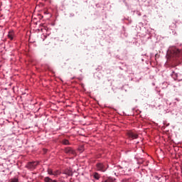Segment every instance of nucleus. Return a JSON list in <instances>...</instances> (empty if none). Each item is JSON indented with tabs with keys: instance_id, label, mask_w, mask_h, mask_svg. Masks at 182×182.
Segmentation results:
<instances>
[{
	"instance_id": "39448f33",
	"label": "nucleus",
	"mask_w": 182,
	"mask_h": 182,
	"mask_svg": "<svg viewBox=\"0 0 182 182\" xmlns=\"http://www.w3.org/2000/svg\"><path fill=\"white\" fill-rule=\"evenodd\" d=\"M128 136L130 139H137V137H139V135L134 132H128Z\"/></svg>"
},
{
	"instance_id": "0eeeda50",
	"label": "nucleus",
	"mask_w": 182,
	"mask_h": 182,
	"mask_svg": "<svg viewBox=\"0 0 182 182\" xmlns=\"http://www.w3.org/2000/svg\"><path fill=\"white\" fill-rule=\"evenodd\" d=\"M171 76L175 80H177L178 79V74L174 71L172 72Z\"/></svg>"
},
{
	"instance_id": "1a4fd4ad",
	"label": "nucleus",
	"mask_w": 182,
	"mask_h": 182,
	"mask_svg": "<svg viewBox=\"0 0 182 182\" xmlns=\"http://www.w3.org/2000/svg\"><path fill=\"white\" fill-rule=\"evenodd\" d=\"M62 143L64 144V146H70V143L69 142V140L68 139H63L62 141Z\"/></svg>"
},
{
	"instance_id": "f257e3e1",
	"label": "nucleus",
	"mask_w": 182,
	"mask_h": 182,
	"mask_svg": "<svg viewBox=\"0 0 182 182\" xmlns=\"http://www.w3.org/2000/svg\"><path fill=\"white\" fill-rule=\"evenodd\" d=\"M182 55V52L178 48H172L168 54V58L173 59V60H176L178 58Z\"/></svg>"
},
{
	"instance_id": "423d86ee",
	"label": "nucleus",
	"mask_w": 182,
	"mask_h": 182,
	"mask_svg": "<svg viewBox=\"0 0 182 182\" xmlns=\"http://www.w3.org/2000/svg\"><path fill=\"white\" fill-rule=\"evenodd\" d=\"M44 181L45 182H58V181L53 180L48 176L44 178Z\"/></svg>"
},
{
	"instance_id": "6e6552de",
	"label": "nucleus",
	"mask_w": 182,
	"mask_h": 182,
	"mask_svg": "<svg viewBox=\"0 0 182 182\" xmlns=\"http://www.w3.org/2000/svg\"><path fill=\"white\" fill-rule=\"evenodd\" d=\"M8 38L12 41L14 39V31H9L8 34Z\"/></svg>"
},
{
	"instance_id": "dca6fc26",
	"label": "nucleus",
	"mask_w": 182,
	"mask_h": 182,
	"mask_svg": "<svg viewBox=\"0 0 182 182\" xmlns=\"http://www.w3.org/2000/svg\"><path fill=\"white\" fill-rule=\"evenodd\" d=\"M28 182H29V181H28Z\"/></svg>"
},
{
	"instance_id": "20e7f679",
	"label": "nucleus",
	"mask_w": 182,
	"mask_h": 182,
	"mask_svg": "<svg viewBox=\"0 0 182 182\" xmlns=\"http://www.w3.org/2000/svg\"><path fill=\"white\" fill-rule=\"evenodd\" d=\"M64 151L66 154H69V156H76V151L72 147H66Z\"/></svg>"
},
{
	"instance_id": "9b49d317",
	"label": "nucleus",
	"mask_w": 182,
	"mask_h": 182,
	"mask_svg": "<svg viewBox=\"0 0 182 182\" xmlns=\"http://www.w3.org/2000/svg\"><path fill=\"white\" fill-rule=\"evenodd\" d=\"M48 173L50 174V176H54L53 170L52 169H48Z\"/></svg>"
},
{
	"instance_id": "f8f14e48",
	"label": "nucleus",
	"mask_w": 182,
	"mask_h": 182,
	"mask_svg": "<svg viewBox=\"0 0 182 182\" xmlns=\"http://www.w3.org/2000/svg\"><path fill=\"white\" fill-rule=\"evenodd\" d=\"M54 176H59L60 174V171H53Z\"/></svg>"
},
{
	"instance_id": "2eb2a0df",
	"label": "nucleus",
	"mask_w": 182,
	"mask_h": 182,
	"mask_svg": "<svg viewBox=\"0 0 182 182\" xmlns=\"http://www.w3.org/2000/svg\"><path fill=\"white\" fill-rule=\"evenodd\" d=\"M81 151H83V148L80 149Z\"/></svg>"
},
{
	"instance_id": "ddd939ff",
	"label": "nucleus",
	"mask_w": 182,
	"mask_h": 182,
	"mask_svg": "<svg viewBox=\"0 0 182 182\" xmlns=\"http://www.w3.org/2000/svg\"><path fill=\"white\" fill-rule=\"evenodd\" d=\"M10 182H18V178H12L10 180Z\"/></svg>"
},
{
	"instance_id": "4468645a",
	"label": "nucleus",
	"mask_w": 182,
	"mask_h": 182,
	"mask_svg": "<svg viewBox=\"0 0 182 182\" xmlns=\"http://www.w3.org/2000/svg\"><path fill=\"white\" fill-rule=\"evenodd\" d=\"M68 174V176H72V172H69Z\"/></svg>"
},
{
	"instance_id": "7ed1b4c3",
	"label": "nucleus",
	"mask_w": 182,
	"mask_h": 182,
	"mask_svg": "<svg viewBox=\"0 0 182 182\" xmlns=\"http://www.w3.org/2000/svg\"><path fill=\"white\" fill-rule=\"evenodd\" d=\"M39 164V162L33 161V162H28L26 165V168H28V170H35L36 168V166Z\"/></svg>"
},
{
	"instance_id": "f03ea898",
	"label": "nucleus",
	"mask_w": 182,
	"mask_h": 182,
	"mask_svg": "<svg viewBox=\"0 0 182 182\" xmlns=\"http://www.w3.org/2000/svg\"><path fill=\"white\" fill-rule=\"evenodd\" d=\"M107 168H109V164L106 163L99 162L96 164V169L97 171H102V173H105Z\"/></svg>"
},
{
	"instance_id": "9d476101",
	"label": "nucleus",
	"mask_w": 182,
	"mask_h": 182,
	"mask_svg": "<svg viewBox=\"0 0 182 182\" xmlns=\"http://www.w3.org/2000/svg\"><path fill=\"white\" fill-rule=\"evenodd\" d=\"M94 178H95V180H99L100 178V175H99V173H95Z\"/></svg>"
}]
</instances>
